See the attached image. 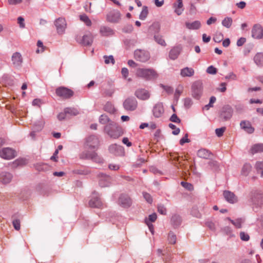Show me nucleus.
I'll return each mask as SVG.
<instances>
[{
	"instance_id": "obj_1",
	"label": "nucleus",
	"mask_w": 263,
	"mask_h": 263,
	"mask_svg": "<svg viewBox=\"0 0 263 263\" xmlns=\"http://www.w3.org/2000/svg\"><path fill=\"white\" fill-rule=\"evenodd\" d=\"M104 132L111 138L117 139L123 134L122 127L115 122H111L106 125Z\"/></svg>"
},
{
	"instance_id": "obj_2",
	"label": "nucleus",
	"mask_w": 263,
	"mask_h": 263,
	"mask_svg": "<svg viewBox=\"0 0 263 263\" xmlns=\"http://www.w3.org/2000/svg\"><path fill=\"white\" fill-rule=\"evenodd\" d=\"M80 158L85 160H91L92 161L102 163L103 162V159L100 157L95 151L90 152L85 149L80 154Z\"/></svg>"
},
{
	"instance_id": "obj_3",
	"label": "nucleus",
	"mask_w": 263,
	"mask_h": 263,
	"mask_svg": "<svg viewBox=\"0 0 263 263\" xmlns=\"http://www.w3.org/2000/svg\"><path fill=\"white\" fill-rule=\"evenodd\" d=\"M136 74L147 80H152L157 77L156 72L152 69L139 68L137 70Z\"/></svg>"
},
{
	"instance_id": "obj_4",
	"label": "nucleus",
	"mask_w": 263,
	"mask_h": 263,
	"mask_svg": "<svg viewBox=\"0 0 263 263\" xmlns=\"http://www.w3.org/2000/svg\"><path fill=\"white\" fill-rule=\"evenodd\" d=\"M203 93V84L201 81H195L191 86V95L196 100H199Z\"/></svg>"
},
{
	"instance_id": "obj_5",
	"label": "nucleus",
	"mask_w": 263,
	"mask_h": 263,
	"mask_svg": "<svg viewBox=\"0 0 263 263\" xmlns=\"http://www.w3.org/2000/svg\"><path fill=\"white\" fill-rule=\"evenodd\" d=\"M100 141L97 136L90 135L85 139L84 146L85 148L90 149H97L99 148Z\"/></svg>"
},
{
	"instance_id": "obj_6",
	"label": "nucleus",
	"mask_w": 263,
	"mask_h": 263,
	"mask_svg": "<svg viewBox=\"0 0 263 263\" xmlns=\"http://www.w3.org/2000/svg\"><path fill=\"white\" fill-rule=\"evenodd\" d=\"M219 118L222 121H227L232 118L233 109L229 105H224L219 111Z\"/></svg>"
},
{
	"instance_id": "obj_7",
	"label": "nucleus",
	"mask_w": 263,
	"mask_h": 263,
	"mask_svg": "<svg viewBox=\"0 0 263 263\" xmlns=\"http://www.w3.org/2000/svg\"><path fill=\"white\" fill-rule=\"evenodd\" d=\"M123 107L126 111H135L138 107L137 100L134 97H129L123 101Z\"/></svg>"
},
{
	"instance_id": "obj_8",
	"label": "nucleus",
	"mask_w": 263,
	"mask_h": 263,
	"mask_svg": "<svg viewBox=\"0 0 263 263\" xmlns=\"http://www.w3.org/2000/svg\"><path fill=\"white\" fill-rule=\"evenodd\" d=\"M56 95L64 99H68L72 97L74 92L71 89L64 86H60L55 89Z\"/></svg>"
},
{
	"instance_id": "obj_9",
	"label": "nucleus",
	"mask_w": 263,
	"mask_h": 263,
	"mask_svg": "<svg viewBox=\"0 0 263 263\" xmlns=\"http://www.w3.org/2000/svg\"><path fill=\"white\" fill-rule=\"evenodd\" d=\"M250 200L253 205L260 206L263 204V195L260 192L253 191L250 193Z\"/></svg>"
},
{
	"instance_id": "obj_10",
	"label": "nucleus",
	"mask_w": 263,
	"mask_h": 263,
	"mask_svg": "<svg viewBox=\"0 0 263 263\" xmlns=\"http://www.w3.org/2000/svg\"><path fill=\"white\" fill-rule=\"evenodd\" d=\"M134 57L137 61L141 62H145L149 59L150 54L146 50L137 49L134 52Z\"/></svg>"
},
{
	"instance_id": "obj_11",
	"label": "nucleus",
	"mask_w": 263,
	"mask_h": 263,
	"mask_svg": "<svg viewBox=\"0 0 263 263\" xmlns=\"http://www.w3.org/2000/svg\"><path fill=\"white\" fill-rule=\"evenodd\" d=\"M109 153L116 156L122 157L125 154L124 147L117 144H111L108 147Z\"/></svg>"
},
{
	"instance_id": "obj_12",
	"label": "nucleus",
	"mask_w": 263,
	"mask_h": 263,
	"mask_svg": "<svg viewBox=\"0 0 263 263\" xmlns=\"http://www.w3.org/2000/svg\"><path fill=\"white\" fill-rule=\"evenodd\" d=\"M16 156V152L10 147L3 148L0 150V157L4 159L10 160Z\"/></svg>"
},
{
	"instance_id": "obj_13",
	"label": "nucleus",
	"mask_w": 263,
	"mask_h": 263,
	"mask_svg": "<svg viewBox=\"0 0 263 263\" xmlns=\"http://www.w3.org/2000/svg\"><path fill=\"white\" fill-rule=\"evenodd\" d=\"M88 203L91 208H100L102 206V202L99 197L98 193L96 191L92 193L91 198Z\"/></svg>"
},
{
	"instance_id": "obj_14",
	"label": "nucleus",
	"mask_w": 263,
	"mask_h": 263,
	"mask_svg": "<svg viewBox=\"0 0 263 263\" xmlns=\"http://www.w3.org/2000/svg\"><path fill=\"white\" fill-rule=\"evenodd\" d=\"M121 19V13L117 10H112L106 15V20L111 23H117Z\"/></svg>"
},
{
	"instance_id": "obj_15",
	"label": "nucleus",
	"mask_w": 263,
	"mask_h": 263,
	"mask_svg": "<svg viewBox=\"0 0 263 263\" xmlns=\"http://www.w3.org/2000/svg\"><path fill=\"white\" fill-rule=\"evenodd\" d=\"M54 24L56 27L57 33L59 34H62L65 32L67 24L64 18L59 17L56 19Z\"/></svg>"
},
{
	"instance_id": "obj_16",
	"label": "nucleus",
	"mask_w": 263,
	"mask_h": 263,
	"mask_svg": "<svg viewBox=\"0 0 263 263\" xmlns=\"http://www.w3.org/2000/svg\"><path fill=\"white\" fill-rule=\"evenodd\" d=\"M134 94L138 99L141 100H147L151 96L148 91L143 88L137 89Z\"/></svg>"
},
{
	"instance_id": "obj_17",
	"label": "nucleus",
	"mask_w": 263,
	"mask_h": 263,
	"mask_svg": "<svg viewBox=\"0 0 263 263\" xmlns=\"http://www.w3.org/2000/svg\"><path fill=\"white\" fill-rule=\"evenodd\" d=\"M153 114L154 116L158 118L161 117L164 112V109L162 103H158L156 104L152 110Z\"/></svg>"
},
{
	"instance_id": "obj_18",
	"label": "nucleus",
	"mask_w": 263,
	"mask_h": 263,
	"mask_svg": "<svg viewBox=\"0 0 263 263\" xmlns=\"http://www.w3.org/2000/svg\"><path fill=\"white\" fill-rule=\"evenodd\" d=\"M119 203L122 207L127 208L132 205V201L128 195L121 194L119 198Z\"/></svg>"
},
{
	"instance_id": "obj_19",
	"label": "nucleus",
	"mask_w": 263,
	"mask_h": 263,
	"mask_svg": "<svg viewBox=\"0 0 263 263\" xmlns=\"http://www.w3.org/2000/svg\"><path fill=\"white\" fill-rule=\"evenodd\" d=\"M252 36L256 39H261L263 36V29L259 25H255L252 29Z\"/></svg>"
},
{
	"instance_id": "obj_20",
	"label": "nucleus",
	"mask_w": 263,
	"mask_h": 263,
	"mask_svg": "<svg viewBox=\"0 0 263 263\" xmlns=\"http://www.w3.org/2000/svg\"><path fill=\"white\" fill-rule=\"evenodd\" d=\"M226 200L230 203H235L237 202V197L234 193L230 191H224L223 193Z\"/></svg>"
},
{
	"instance_id": "obj_21",
	"label": "nucleus",
	"mask_w": 263,
	"mask_h": 263,
	"mask_svg": "<svg viewBox=\"0 0 263 263\" xmlns=\"http://www.w3.org/2000/svg\"><path fill=\"white\" fill-rule=\"evenodd\" d=\"M100 177L99 181V184L102 187L109 186L110 184V177L103 173L99 174Z\"/></svg>"
},
{
	"instance_id": "obj_22",
	"label": "nucleus",
	"mask_w": 263,
	"mask_h": 263,
	"mask_svg": "<svg viewBox=\"0 0 263 263\" xmlns=\"http://www.w3.org/2000/svg\"><path fill=\"white\" fill-rule=\"evenodd\" d=\"M13 178V175L8 172H2L0 173V182L4 184H7L9 183Z\"/></svg>"
},
{
	"instance_id": "obj_23",
	"label": "nucleus",
	"mask_w": 263,
	"mask_h": 263,
	"mask_svg": "<svg viewBox=\"0 0 263 263\" xmlns=\"http://www.w3.org/2000/svg\"><path fill=\"white\" fill-rule=\"evenodd\" d=\"M12 63L15 67H20L23 62L21 54L18 52H14L11 58Z\"/></svg>"
},
{
	"instance_id": "obj_24",
	"label": "nucleus",
	"mask_w": 263,
	"mask_h": 263,
	"mask_svg": "<svg viewBox=\"0 0 263 263\" xmlns=\"http://www.w3.org/2000/svg\"><path fill=\"white\" fill-rule=\"evenodd\" d=\"M240 126L242 129L248 134H252L254 132V128L249 121H241Z\"/></svg>"
},
{
	"instance_id": "obj_25",
	"label": "nucleus",
	"mask_w": 263,
	"mask_h": 263,
	"mask_svg": "<svg viewBox=\"0 0 263 263\" xmlns=\"http://www.w3.org/2000/svg\"><path fill=\"white\" fill-rule=\"evenodd\" d=\"M181 50L182 48L180 46L174 47L169 52V58L172 60H176L180 54Z\"/></svg>"
},
{
	"instance_id": "obj_26",
	"label": "nucleus",
	"mask_w": 263,
	"mask_h": 263,
	"mask_svg": "<svg viewBox=\"0 0 263 263\" xmlns=\"http://www.w3.org/2000/svg\"><path fill=\"white\" fill-rule=\"evenodd\" d=\"M92 42L93 36L90 33L84 35L80 41V43L84 46H90Z\"/></svg>"
},
{
	"instance_id": "obj_27",
	"label": "nucleus",
	"mask_w": 263,
	"mask_h": 263,
	"mask_svg": "<svg viewBox=\"0 0 263 263\" xmlns=\"http://www.w3.org/2000/svg\"><path fill=\"white\" fill-rule=\"evenodd\" d=\"M182 0H177L176 3L173 4V8L175 9V12L178 15H181L183 11Z\"/></svg>"
},
{
	"instance_id": "obj_28",
	"label": "nucleus",
	"mask_w": 263,
	"mask_h": 263,
	"mask_svg": "<svg viewBox=\"0 0 263 263\" xmlns=\"http://www.w3.org/2000/svg\"><path fill=\"white\" fill-rule=\"evenodd\" d=\"M197 156L201 158L208 159L212 153L205 148H201L197 151Z\"/></svg>"
},
{
	"instance_id": "obj_29",
	"label": "nucleus",
	"mask_w": 263,
	"mask_h": 263,
	"mask_svg": "<svg viewBox=\"0 0 263 263\" xmlns=\"http://www.w3.org/2000/svg\"><path fill=\"white\" fill-rule=\"evenodd\" d=\"M100 32L102 36H108L114 34V30L107 26H101L100 29Z\"/></svg>"
},
{
	"instance_id": "obj_30",
	"label": "nucleus",
	"mask_w": 263,
	"mask_h": 263,
	"mask_svg": "<svg viewBox=\"0 0 263 263\" xmlns=\"http://www.w3.org/2000/svg\"><path fill=\"white\" fill-rule=\"evenodd\" d=\"M195 71L192 68L186 67L180 71V75L183 77H191L194 74Z\"/></svg>"
},
{
	"instance_id": "obj_31",
	"label": "nucleus",
	"mask_w": 263,
	"mask_h": 263,
	"mask_svg": "<svg viewBox=\"0 0 263 263\" xmlns=\"http://www.w3.org/2000/svg\"><path fill=\"white\" fill-rule=\"evenodd\" d=\"M186 27L190 30H197L200 28L201 23L199 21H195L193 22H186Z\"/></svg>"
},
{
	"instance_id": "obj_32",
	"label": "nucleus",
	"mask_w": 263,
	"mask_h": 263,
	"mask_svg": "<svg viewBox=\"0 0 263 263\" xmlns=\"http://www.w3.org/2000/svg\"><path fill=\"white\" fill-rule=\"evenodd\" d=\"M254 61L258 66H263V52L257 53L254 57Z\"/></svg>"
},
{
	"instance_id": "obj_33",
	"label": "nucleus",
	"mask_w": 263,
	"mask_h": 263,
	"mask_svg": "<svg viewBox=\"0 0 263 263\" xmlns=\"http://www.w3.org/2000/svg\"><path fill=\"white\" fill-rule=\"evenodd\" d=\"M171 221L174 227H177L181 224L182 219L179 215L175 214L172 216Z\"/></svg>"
},
{
	"instance_id": "obj_34",
	"label": "nucleus",
	"mask_w": 263,
	"mask_h": 263,
	"mask_svg": "<svg viewBox=\"0 0 263 263\" xmlns=\"http://www.w3.org/2000/svg\"><path fill=\"white\" fill-rule=\"evenodd\" d=\"M154 39L157 44L163 47H165L166 46V43L163 39V36L162 35L160 34H154Z\"/></svg>"
},
{
	"instance_id": "obj_35",
	"label": "nucleus",
	"mask_w": 263,
	"mask_h": 263,
	"mask_svg": "<svg viewBox=\"0 0 263 263\" xmlns=\"http://www.w3.org/2000/svg\"><path fill=\"white\" fill-rule=\"evenodd\" d=\"M123 43L127 49L134 47L137 43V41L135 39H126L123 40Z\"/></svg>"
},
{
	"instance_id": "obj_36",
	"label": "nucleus",
	"mask_w": 263,
	"mask_h": 263,
	"mask_svg": "<svg viewBox=\"0 0 263 263\" xmlns=\"http://www.w3.org/2000/svg\"><path fill=\"white\" fill-rule=\"evenodd\" d=\"M251 152L252 154H255L259 152H263V144L258 143L255 144L251 148Z\"/></svg>"
},
{
	"instance_id": "obj_37",
	"label": "nucleus",
	"mask_w": 263,
	"mask_h": 263,
	"mask_svg": "<svg viewBox=\"0 0 263 263\" xmlns=\"http://www.w3.org/2000/svg\"><path fill=\"white\" fill-rule=\"evenodd\" d=\"M149 29L153 31L155 34H158L160 30V25L158 22H154L149 26Z\"/></svg>"
},
{
	"instance_id": "obj_38",
	"label": "nucleus",
	"mask_w": 263,
	"mask_h": 263,
	"mask_svg": "<svg viewBox=\"0 0 263 263\" xmlns=\"http://www.w3.org/2000/svg\"><path fill=\"white\" fill-rule=\"evenodd\" d=\"M105 111L110 114H114L116 111V109L113 104L110 102H107L104 107Z\"/></svg>"
},
{
	"instance_id": "obj_39",
	"label": "nucleus",
	"mask_w": 263,
	"mask_h": 263,
	"mask_svg": "<svg viewBox=\"0 0 263 263\" xmlns=\"http://www.w3.org/2000/svg\"><path fill=\"white\" fill-rule=\"evenodd\" d=\"M113 122L110 120L109 117L105 114L101 115L99 118V122L102 124H108L110 122Z\"/></svg>"
},
{
	"instance_id": "obj_40",
	"label": "nucleus",
	"mask_w": 263,
	"mask_h": 263,
	"mask_svg": "<svg viewBox=\"0 0 263 263\" xmlns=\"http://www.w3.org/2000/svg\"><path fill=\"white\" fill-rule=\"evenodd\" d=\"M252 168L251 165L249 163H245L241 170V174L244 176H247Z\"/></svg>"
},
{
	"instance_id": "obj_41",
	"label": "nucleus",
	"mask_w": 263,
	"mask_h": 263,
	"mask_svg": "<svg viewBox=\"0 0 263 263\" xmlns=\"http://www.w3.org/2000/svg\"><path fill=\"white\" fill-rule=\"evenodd\" d=\"M232 22L233 20L231 17H226L222 21L221 24L224 27L229 28L231 26Z\"/></svg>"
},
{
	"instance_id": "obj_42",
	"label": "nucleus",
	"mask_w": 263,
	"mask_h": 263,
	"mask_svg": "<svg viewBox=\"0 0 263 263\" xmlns=\"http://www.w3.org/2000/svg\"><path fill=\"white\" fill-rule=\"evenodd\" d=\"M148 13V7L146 6H144L142 8V10L139 15V18L141 20H144Z\"/></svg>"
},
{
	"instance_id": "obj_43",
	"label": "nucleus",
	"mask_w": 263,
	"mask_h": 263,
	"mask_svg": "<svg viewBox=\"0 0 263 263\" xmlns=\"http://www.w3.org/2000/svg\"><path fill=\"white\" fill-rule=\"evenodd\" d=\"M228 219L233 225H234L237 228H241V223L243 222L242 218H238L236 220H232L230 218L228 217Z\"/></svg>"
},
{
	"instance_id": "obj_44",
	"label": "nucleus",
	"mask_w": 263,
	"mask_h": 263,
	"mask_svg": "<svg viewBox=\"0 0 263 263\" xmlns=\"http://www.w3.org/2000/svg\"><path fill=\"white\" fill-rule=\"evenodd\" d=\"M168 241L170 243L174 245L176 242V235L172 231H170L168 235Z\"/></svg>"
},
{
	"instance_id": "obj_45",
	"label": "nucleus",
	"mask_w": 263,
	"mask_h": 263,
	"mask_svg": "<svg viewBox=\"0 0 263 263\" xmlns=\"http://www.w3.org/2000/svg\"><path fill=\"white\" fill-rule=\"evenodd\" d=\"M80 20L84 22L87 26H91V22L86 14H83L82 15H80Z\"/></svg>"
},
{
	"instance_id": "obj_46",
	"label": "nucleus",
	"mask_w": 263,
	"mask_h": 263,
	"mask_svg": "<svg viewBox=\"0 0 263 263\" xmlns=\"http://www.w3.org/2000/svg\"><path fill=\"white\" fill-rule=\"evenodd\" d=\"M12 224L16 230H19L20 229V221L18 219L15 217L13 215L12 217Z\"/></svg>"
},
{
	"instance_id": "obj_47",
	"label": "nucleus",
	"mask_w": 263,
	"mask_h": 263,
	"mask_svg": "<svg viewBox=\"0 0 263 263\" xmlns=\"http://www.w3.org/2000/svg\"><path fill=\"white\" fill-rule=\"evenodd\" d=\"M3 81L9 85L13 84V81L12 78L8 74H4L2 77Z\"/></svg>"
},
{
	"instance_id": "obj_48",
	"label": "nucleus",
	"mask_w": 263,
	"mask_h": 263,
	"mask_svg": "<svg viewBox=\"0 0 263 263\" xmlns=\"http://www.w3.org/2000/svg\"><path fill=\"white\" fill-rule=\"evenodd\" d=\"M26 159L23 158L17 159L13 162V165L14 167L18 166H22L26 164Z\"/></svg>"
},
{
	"instance_id": "obj_49",
	"label": "nucleus",
	"mask_w": 263,
	"mask_h": 263,
	"mask_svg": "<svg viewBox=\"0 0 263 263\" xmlns=\"http://www.w3.org/2000/svg\"><path fill=\"white\" fill-rule=\"evenodd\" d=\"M103 58L104 59L105 63L106 64H109L110 63H111L112 64H114L115 63L114 58L111 55H109V56L104 55Z\"/></svg>"
},
{
	"instance_id": "obj_50",
	"label": "nucleus",
	"mask_w": 263,
	"mask_h": 263,
	"mask_svg": "<svg viewBox=\"0 0 263 263\" xmlns=\"http://www.w3.org/2000/svg\"><path fill=\"white\" fill-rule=\"evenodd\" d=\"M65 112L67 115L68 114L72 116H76L78 114V110L73 108H65Z\"/></svg>"
},
{
	"instance_id": "obj_51",
	"label": "nucleus",
	"mask_w": 263,
	"mask_h": 263,
	"mask_svg": "<svg viewBox=\"0 0 263 263\" xmlns=\"http://www.w3.org/2000/svg\"><path fill=\"white\" fill-rule=\"evenodd\" d=\"M216 100V98L214 96L211 97L210 99V101L208 104L205 105L203 107V109L206 110H209L210 107H213V103L215 102Z\"/></svg>"
},
{
	"instance_id": "obj_52",
	"label": "nucleus",
	"mask_w": 263,
	"mask_h": 263,
	"mask_svg": "<svg viewBox=\"0 0 263 263\" xmlns=\"http://www.w3.org/2000/svg\"><path fill=\"white\" fill-rule=\"evenodd\" d=\"M256 168L258 174L260 175V177H263V163L257 162L256 164Z\"/></svg>"
},
{
	"instance_id": "obj_53",
	"label": "nucleus",
	"mask_w": 263,
	"mask_h": 263,
	"mask_svg": "<svg viewBox=\"0 0 263 263\" xmlns=\"http://www.w3.org/2000/svg\"><path fill=\"white\" fill-rule=\"evenodd\" d=\"M209 165L214 171L218 170L219 163L217 161L211 160L209 161Z\"/></svg>"
},
{
	"instance_id": "obj_54",
	"label": "nucleus",
	"mask_w": 263,
	"mask_h": 263,
	"mask_svg": "<svg viewBox=\"0 0 263 263\" xmlns=\"http://www.w3.org/2000/svg\"><path fill=\"white\" fill-rule=\"evenodd\" d=\"M133 29L134 27L132 24H127L122 28V31L126 33H130L133 31Z\"/></svg>"
},
{
	"instance_id": "obj_55",
	"label": "nucleus",
	"mask_w": 263,
	"mask_h": 263,
	"mask_svg": "<svg viewBox=\"0 0 263 263\" xmlns=\"http://www.w3.org/2000/svg\"><path fill=\"white\" fill-rule=\"evenodd\" d=\"M35 167L38 171H44L47 168L48 165L44 163H37Z\"/></svg>"
},
{
	"instance_id": "obj_56",
	"label": "nucleus",
	"mask_w": 263,
	"mask_h": 263,
	"mask_svg": "<svg viewBox=\"0 0 263 263\" xmlns=\"http://www.w3.org/2000/svg\"><path fill=\"white\" fill-rule=\"evenodd\" d=\"M115 91V89L113 87H110L108 89H105L104 91L103 94L105 96L112 97Z\"/></svg>"
},
{
	"instance_id": "obj_57",
	"label": "nucleus",
	"mask_w": 263,
	"mask_h": 263,
	"mask_svg": "<svg viewBox=\"0 0 263 263\" xmlns=\"http://www.w3.org/2000/svg\"><path fill=\"white\" fill-rule=\"evenodd\" d=\"M181 185L185 189L190 191H191L194 189L193 185L191 183L189 182L181 181Z\"/></svg>"
},
{
	"instance_id": "obj_58",
	"label": "nucleus",
	"mask_w": 263,
	"mask_h": 263,
	"mask_svg": "<svg viewBox=\"0 0 263 263\" xmlns=\"http://www.w3.org/2000/svg\"><path fill=\"white\" fill-rule=\"evenodd\" d=\"M158 212L161 215H165L166 214V209L162 204H159L157 206Z\"/></svg>"
},
{
	"instance_id": "obj_59",
	"label": "nucleus",
	"mask_w": 263,
	"mask_h": 263,
	"mask_svg": "<svg viewBox=\"0 0 263 263\" xmlns=\"http://www.w3.org/2000/svg\"><path fill=\"white\" fill-rule=\"evenodd\" d=\"M193 104L192 100L190 98H186L184 99V106L185 108L189 109Z\"/></svg>"
},
{
	"instance_id": "obj_60",
	"label": "nucleus",
	"mask_w": 263,
	"mask_h": 263,
	"mask_svg": "<svg viewBox=\"0 0 263 263\" xmlns=\"http://www.w3.org/2000/svg\"><path fill=\"white\" fill-rule=\"evenodd\" d=\"M157 214L155 213H154L148 216V218H146L145 219V222H146V221H148V222L152 223L153 222H155V220L157 219Z\"/></svg>"
},
{
	"instance_id": "obj_61",
	"label": "nucleus",
	"mask_w": 263,
	"mask_h": 263,
	"mask_svg": "<svg viewBox=\"0 0 263 263\" xmlns=\"http://www.w3.org/2000/svg\"><path fill=\"white\" fill-rule=\"evenodd\" d=\"M160 87L161 88H162L168 94H172L173 93V91H174V89L173 87H171V86H166V85H164L162 84H161L160 85Z\"/></svg>"
},
{
	"instance_id": "obj_62",
	"label": "nucleus",
	"mask_w": 263,
	"mask_h": 263,
	"mask_svg": "<svg viewBox=\"0 0 263 263\" xmlns=\"http://www.w3.org/2000/svg\"><path fill=\"white\" fill-rule=\"evenodd\" d=\"M168 127L171 129H174V130L172 132V134L174 135H177L179 134L180 132L179 128H177L176 126L174 124L172 123H170L168 124Z\"/></svg>"
},
{
	"instance_id": "obj_63",
	"label": "nucleus",
	"mask_w": 263,
	"mask_h": 263,
	"mask_svg": "<svg viewBox=\"0 0 263 263\" xmlns=\"http://www.w3.org/2000/svg\"><path fill=\"white\" fill-rule=\"evenodd\" d=\"M206 71L208 73L211 74H215L217 72V69L213 65H211L208 67Z\"/></svg>"
},
{
	"instance_id": "obj_64",
	"label": "nucleus",
	"mask_w": 263,
	"mask_h": 263,
	"mask_svg": "<svg viewBox=\"0 0 263 263\" xmlns=\"http://www.w3.org/2000/svg\"><path fill=\"white\" fill-rule=\"evenodd\" d=\"M226 129V127H222L221 128H216L215 129V133H216L217 136L218 137H221L223 135V133L224 132Z\"/></svg>"
}]
</instances>
